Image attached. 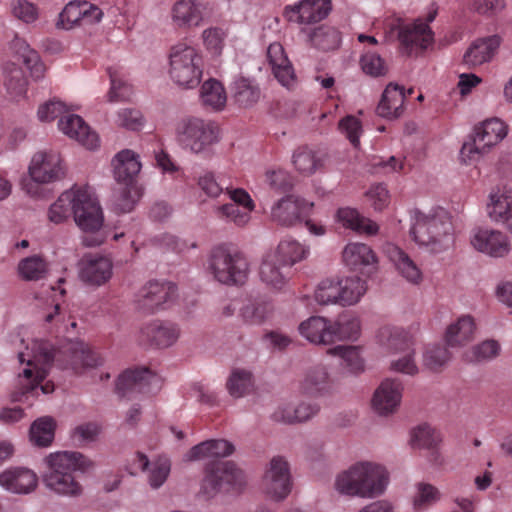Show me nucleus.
Instances as JSON below:
<instances>
[{"instance_id": "5701e85b", "label": "nucleus", "mask_w": 512, "mask_h": 512, "mask_svg": "<svg viewBox=\"0 0 512 512\" xmlns=\"http://www.w3.org/2000/svg\"><path fill=\"white\" fill-rule=\"evenodd\" d=\"M58 128L63 134L89 150H94L100 145L98 134L78 115L69 114L60 117Z\"/></svg>"}, {"instance_id": "603ef678", "label": "nucleus", "mask_w": 512, "mask_h": 512, "mask_svg": "<svg viewBox=\"0 0 512 512\" xmlns=\"http://www.w3.org/2000/svg\"><path fill=\"white\" fill-rule=\"evenodd\" d=\"M292 163L298 173L310 176L322 167V160L308 147H299L292 156Z\"/></svg>"}, {"instance_id": "6e6552de", "label": "nucleus", "mask_w": 512, "mask_h": 512, "mask_svg": "<svg viewBox=\"0 0 512 512\" xmlns=\"http://www.w3.org/2000/svg\"><path fill=\"white\" fill-rule=\"evenodd\" d=\"M177 142L194 154H206L219 141L218 128L211 122L198 117L180 120L175 128Z\"/></svg>"}, {"instance_id": "473e14b6", "label": "nucleus", "mask_w": 512, "mask_h": 512, "mask_svg": "<svg viewBox=\"0 0 512 512\" xmlns=\"http://www.w3.org/2000/svg\"><path fill=\"white\" fill-rule=\"evenodd\" d=\"M384 252L405 280L412 284L421 282L422 272L420 268L405 251L395 244L388 243L384 247Z\"/></svg>"}, {"instance_id": "09e8293b", "label": "nucleus", "mask_w": 512, "mask_h": 512, "mask_svg": "<svg viewBox=\"0 0 512 512\" xmlns=\"http://www.w3.org/2000/svg\"><path fill=\"white\" fill-rule=\"evenodd\" d=\"M309 42L322 51L337 49L341 44V33L334 27L321 25L308 34Z\"/></svg>"}, {"instance_id": "6ab92c4d", "label": "nucleus", "mask_w": 512, "mask_h": 512, "mask_svg": "<svg viewBox=\"0 0 512 512\" xmlns=\"http://www.w3.org/2000/svg\"><path fill=\"white\" fill-rule=\"evenodd\" d=\"M470 243L478 252L495 258L505 257L511 250L508 237L498 230H474L470 237Z\"/></svg>"}, {"instance_id": "774afa93", "label": "nucleus", "mask_w": 512, "mask_h": 512, "mask_svg": "<svg viewBox=\"0 0 512 512\" xmlns=\"http://www.w3.org/2000/svg\"><path fill=\"white\" fill-rule=\"evenodd\" d=\"M10 8L12 15L26 24L34 23L39 18V8L28 0H12Z\"/></svg>"}, {"instance_id": "2eb2a0df", "label": "nucleus", "mask_w": 512, "mask_h": 512, "mask_svg": "<svg viewBox=\"0 0 512 512\" xmlns=\"http://www.w3.org/2000/svg\"><path fill=\"white\" fill-rule=\"evenodd\" d=\"M74 221L85 233L98 232L104 223L102 208L88 189L79 187L74 204Z\"/></svg>"}, {"instance_id": "423d86ee", "label": "nucleus", "mask_w": 512, "mask_h": 512, "mask_svg": "<svg viewBox=\"0 0 512 512\" xmlns=\"http://www.w3.org/2000/svg\"><path fill=\"white\" fill-rule=\"evenodd\" d=\"M437 11L428 13L425 20L418 18L412 23H403L400 20H393L385 26V41L392 42L397 39L402 51L411 55L426 50L433 44L434 33L429 23L436 17Z\"/></svg>"}, {"instance_id": "3c124183", "label": "nucleus", "mask_w": 512, "mask_h": 512, "mask_svg": "<svg viewBox=\"0 0 512 512\" xmlns=\"http://www.w3.org/2000/svg\"><path fill=\"white\" fill-rule=\"evenodd\" d=\"M414 489L412 505L417 511H423L432 507L442 498L441 491L436 486L427 482L416 483Z\"/></svg>"}, {"instance_id": "e2e57ef3", "label": "nucleus", "mask_w": 512, "mask_h": 512, "mask_svg": "<svg viewBox=\"0 0 512 512\" xmlns=\"http://www.w3.org/2000/svg\"><path fill=\"white\" fill-rule=\"evenodd\" d=\"M20 58L23 63L29 69L31 76L36 79H42L44 77L46 67L41 61L38 53L31 49L25 42H18Z\"/></svg>"}, {"instance_id": "a878e982", "label": "nucleus", "mask_w": 512, "mask_h": 512, "mask_svg": "<svg viewBox=\"0 0 512 512\" xmlns=\"http://www.w3.org/2000/svg\"><path fill=\"white\" fill-rule=\"evenodd\" d=\"M377 344L382 352L391 355L411 350L414 346L412 335L404 328L383 326L376 334Z\"/></svg>"}, {"instance_id": "338daca9", "label": "nucleus", "mask_w": 512, "mask_h": 512, "mask_svg": "<svg viewBox=\"0 0 512 512\" xmlns=\"http://www.w3.org/2000/svg\"><path fill=\"white\" fill-rule=\"evenodd\" d=\"M227 37L226 31L222 27L210 26L201 33V39L204 47L214 54L221 53L224 42Z\"/></svg>"}, {"instance_id": "7ed1b4c3", "label": "nucleus", "mask_w": 512, "mask_h": 512, "mask_svg": "<svg viewBox=\"0 0 512 512\" xmlns=\"http://www.w3.org/2000/svg\"><path fill=\"white\" fill-rule=\"evenodd\" d=\"M48 470L43 475L45 487L64 497H78L82 494V485L73 472H87L94 467L88 457L77 451H58L45 457Z\"/></svg>"}, {"instance_id": "13d9d810", "label": "nucleus", "mask_w": 512, "mask_h": 512, "mask_svg": "<svg viewBox=\"0 0 512 512\" xmlns=\"http://www.w3.org/2000/svg\"><path fill=\"white\" fill-rule=\"evenodd\" d=\"M18 271L23 279L36 281L47 273V264L40 256H31L20 261Z\"/></svg>"}, {"instance_id": "ea45409f", "label": "nucleus", "mask_w": 512, "mask_h": 512, "mask_svg": "<svg viewBox=\"0 0 512 512\" xmlns=\"http://www.w3.org/2000/svg\"><path fill=\"white\" fill-rule=\"evenodd\" d=\"M332 344L337 341H356L361 335L360 319L349 313L331 320Z\"/></svg>"}, {"instance_id": "f8f14e48", "label": "nucleus", "mask_w": 512, "mask_h": 512, "mask_svg": "<svg viewBox=\"0 0 512 512\" xmlns=\"http://www.w3.org/2000/svg\"><path fill=\"white\" fill-rule=\"evenodd\" d=\"M313 203L294 195H285L270 207L269 218L272 223L282 227H293L309 217Z\"/></svg>"}, {"instance_id": "1a4fd4ad", "label": "nucleus", "mask_w": 512, "mask_h": 512, "mask_svg": "<svg viewBox=\"0 0 512 512\" xmlns=\"http://www.w3.org/2000/svg\"><path fill=\"white\" fill-rule=\"evenodd\" d=\"M367 290L366 282L359 277H346L343 279H324L314 291V299L319 305L341 306L354 305Z\"/></svg>"}, {"instance_id": "c9c22d12", "label": "nucleus", "mask_w": 512, "mask_h": 512, "mask_svg": "<svg viewBox=\"0 0 512 512\" xmlns=\"http://www.w3.org/2000/svg\"><path fill=\"white\" fill-rule=\"evenodd\" d=\"M136 459L139 468L147 472V482L153 489L160 488L167 480L171 471V461L167 457H158L149 461L143 453H137Z\"/></svg>"}, {"instance_id": "052dcab7", "label": "nucleus", "mask_w": 512, "mask_h": 512, "mask_svg": "<svg viewBox=\"0 0 512 512\" xmlns=\"http://www.w3.org/2000/svg\"><path fill=\"white\" fill-rule=\"evenodd\" d=\"M448 349L442 345H429L423 352V365L431 371H439L450 360Z\"/></svg>"}, {"instance_id": "9b49d317", "label": "nucleus", "mask_w": 512, "mask_h": 512, "mask_svg": "<svg viewBox=\"0 0 512 512\" xmlns=\"http://www.w3.org/2000/svg\"><path fill=\"white\" fill-rule=\"evenodd\" d=\"M292 490V480L288 462L281 456L273 457L261 479V491L274 502L284 501Z\"/></svg>"}, {"instance_id": "0e129e2a", "label": "nucleus", "mask_w": 512, "mask_h": 512, "mask_svg": "<svg viewBox=\"0 0 512 512\" xmlns=\"http://www.w3.org/2000/svg\"><path fill=\"white\" fill-rule=\"evenodd\" d=\"M111 87L108 92V101H124L128 100L132 94L131 86L121 77V75L111 68L108 69Z\"/></svg>"}, {"instance_id": "8fccbe9b", "label": "nucleus", "mask_w": 512, "mask_h": 512, "mask_svg": "<svg viewBox=\"0 0 512 512\" xmlns=\"http://www.w3.org/2000/svg\"><path fill=\"white\" fill-rule=\"evenodd\" d=\"M4 85L7 93L14 100L24 97L27 92V80L20 67L13 63L4 67Z\"/></svg>"}, {"instance_id": "cd10ccee", "label": "nucleus", "mask_w": 512, "mask_h": 512, "mask_svg": "<svg viewBox=\"0 0 512 512\" xmlns=\"http://www.w3.org/2000/svg\"><path fill=\"white\" fill-rule=\"evenodd\" d=\"M111 165L114 179L118 184L122 185L135 183L136 177L142 168L139 155L130 149H123L115 154Z\"/></svg>"}, {"instance_id": "37998d69", "label": "nucleus", "mask_w": 512, "mask_h": 512, "mask_svg": "<svg viewBox=\"0 0 512 512\" xmlns=\"http://www.w3.org/2000/svg\"><path fill=\"white\" fill-rule=\"evenodd\" d=\"M78 188L74 186L64 191L49 207L48 219L50 222L61 224L67 221L71 214L74 215V204L76 203Z\"/></svg>"}, {"instance_id": "6e6d98bb", "label": "nucleus", "mask_w": 512, "mask_h": 512, "mask_svg": "<svg viewBox=\"0 0 512 512\" xmlns=\"http://www.w3.org/2000/svg\"><path fill=\"white\" fill-rule=\"evenodd\" d=\"M229 394L234 398H241L253 390V377L250 371L235 369L229 376L227 383Z\"/></svg>"}, {"instance_id": "20e7f679", "label": "nucleus", "mask_w": 512, "mask_h": 512, "mask_svg": "<svg viewBox=\"0 0 512 512\" xmlns=\"http://www.w3.org/2000/svg\"><path fill=\"white\" fill-rule=\"evenodd\" d=\"M410 234L420 248L433 254L444 253L455 243L452 217L448 211L440 207L427 213L416 212Z\"/></svg>"}, {"instance_id": "ddd939ff", "label": "nucleus", "mask_w": 512, "mask_h": 512, "mask_svg": "<svg viewBox=\"0 0 512 512\" xmlns=\"http://www.w3.org/2000/svg\"><path fill=\"white\" fill-rule=\"evenodd\" d=\"M212 12L206 0H177L170 9L172 25L179 30H190L203 26Z\"/></svg>"}, {"instance_id": "58836bf2", "label": "nucleus", "mask_w": 512, "mask_h": 512, "mask_svg": "<svg viewBox=\"0 0 512 512\" xmlns=\"http://www.w3.org/2000/svg\"><path fill=\"white\" fill-rule=\"evenodd\" d=\"M233 451V445L226 440H207L193 446L186 454V459L197 461L205 458L226 457L231 455Z\"/></svg>"}, {"instance_id": "7c9ffc66", "label": "nucleus", "mask_w": 512, "mask_h": 512, "mask_svg": "<svg viewBox=\"0 0 512 512\" xmlns=\"http://www.w3.org/2000/svg\"><path fill=\"white\" fill-rule=\"evenodd\" d=\"M267 58L278 82L284 87L291 88L296 83V76L283 46L277 42L270 44L267 49Z\"/></svg>"}, {"instance_id": "412c9836", "label": "nucleus", "mask_w": 512, "mask_h": 512, "mask_svg": "<svg viewBox=\"0 0 512 512\" xmlns=\"http://www.w3.org/2000/svg\"><path fill=\"white\" fill-rule=\"evenodd\" d=\"M113 265L109 258L99 255L85 256L79 263V278L89 286L100 287L112 277Z\"/></svg>"}, {"instance_id": "a211bd4d", "label": "nucleus", "mask_w": 512, "mask_h": 512, "mask_svg": "<svg viewBox=\"0 0 512 512\" xmlns=\"http://www.w3.org/2000/svg\"><path fill=\"white\" fill-rule=\"evenodd\" d=\"M331 10V0H300L286 6L283 14L289 22L309 25L325 19Z\"/></svg>"}, {"instance_id": "2f4dec72", "label": "nucleus", "mask_w": 512, "mask_h": 512, "mask_svg": "<svg viewBox=\"0 0 512 512\" xmlns=\"http://www.w3.org/2000/svg\"><path fill=\"white\" fill-rule=\"evenodd\" d=\"M344 263L354 270L367 269L372 272L377 268V256L374 251L364 243H348L342 252Z\"/></svg>"}, {"instance_id": "680f3d73", "label": "nucleus", "mask_w": 512, "mask_h": 512, "mask_svg": "<svg viewBox=\"0 0 512 512\" xmlns=\"http://www.w3.org/2000/svg\"><path fill=\"white\" fill-rule=\"evenodd\" d=\"M140 198V192L135 183L123 185L113 198V207L120 213L132 211L136 202Z\"/></svg>"}, {"instance_id": "72a5a7b5", "label": "nucleus", "mask_w": 512, "mask_h": 512, "mask_svg": "<svg viewBox=\"0 0 512 512\" xmlns=\"http://www.w3.org/2000/svg\"><path fill=\"white\" fill-rule=\"evenodd\" d=\"M404 88L395 83H389L383 91L376 113L386 119H397L404 112Z\"/></svg>"}, {"instance_id": "5fc2aeb1", "label": "nucleus", "mask_w": 512, "mask_h": 512, "mask_svg": "<svg viewBox=\"0 0 512 512\" xmlns=\"http://www.w3.org/2000/svg\"><path fill=\"white\" fill-rule=\"evenodd\" d=\"M55 422L52 417L44 416L34 421L30 428V441L39 447L49 446L54 439Z\"/></svg>"}, {"instance_id": "4c0bfd02", "label": "nucleus", "mask_w": 512, "mask_h": 512, "mask_svg": "<svg viewBox=\"0 0 512 512\" xmlns=\"http://www.w3.org/2000/svg\"><path fill=\"white\" fill-rule=\"evenodd\" d=\"M475 330L474 319L469 315H462L447 327L445 341L450 347L465 346L473 340Z\"/></svg>"}, {"instance_id": "de8ad7c7", "label": "nucleus", "mask_w": 512, "mask_h": 512, "mask_svg": "<svg viewBox=\"0 0 512 512\" xmlns=\"http://www.w3.org/2000/svg\"><path fill=\"white\" fill-rule=\"evenodd\" d=\"M273 253L277 255L282 266H293L308 256L309 249L294 239L285 238Z\"/></svg>"}, {"instance_id": "f3484780", "label": "nucleus", "mask_w": 512, "mask_h": 512, "mask_svg": "<svg viewBox=\"0 0 512 512\" xmlns=\"http://www.w3.org/2000/svg\"><path fill=\"white\" fill-rule=\"evenodd\" d=\"M28 173L31 180L39 184H49L63 175L62 160L58 152L38 151L30 161Z\"/></svg>"}, {"instance_id": "c03bdc74", "label": "nucleus", "mask_w": 512, "mask_h": 512, "mask_svg": "<svg viewBox=\"0 0 512 512\" xmlns=\"http://www.w3.org/2000/svg\"><path fill=\"white\" fill-rule=\"evenodd\" d=\"M337 220L344 227L349 228L358 233L366 235H375L379 231V226L376 222L361 217L359 213L352 208H340L337 211Z\"/></svg>"}, {"instance_id": "bb28decb", "label": "nucleus", "mask_w": 512, "mask_h": 512, "mask_svg": "<svg viewBox=\"0 0 512 512\" xmlns=\"http://www.w3.org/2000/svg\"><path fill=\"white\" fill-rule=\"evenodd\" d=\"M157 382L156 375L146 368L127 370L119 376L116 390L121 396H128L132 393H147L151 391V386Z\"/></svg>"}, {"instance_id": "aec40b11", "label": "nucleus", "mask_w": 512, "mask_h": 512, "mask_svg": "<svg viewBox=\"0 0 512 512\" xmlns=\"http://www.w3.org/2000/svg\"><path fill=\"white\" fill-rule=\"evenodd\" d=\"M176 293V286L171 282L151 281L141 288L137 295L138 308L153 313L170 302Z\"/></svg>"}, {"instance_id": "f03ea898", "label": "nucleus", "mask_w": 512, "mask_h": 512, "mask_svg": "<svg viewBox=\"0 0 512 512\" xmlns=\"http://www.w3.org/2000/svg\"><path fill=\"white\" fill-rule=\"evenodd\" d=\"M54 355L53 346L43 340H32L31 346L18 352L19 362L26 363V367L18 375V388L12 394L13 401L25 402L30 395L37 396L39 391L45 395L54 391V385L50 382L40 385L48 375Z\"/></svg>"}, {"instance_id": "c756f323", "label": "nucleus", "mask_w": 512, "mask_h": 512, "mask_svg": "<svg viewBox=\"0 0 512 512\" xmlns=\"http://www.w3.org/2000/svg\"><path fill=\"white\" fill-rule=\"evenodd\" d=\"M299 334L317 346L332 344L331 320L323 316H310L298 326Z\"/></svg>"}, {"instance_id": "a18cd8bd", "label": "nucleus", "mask_w": 512, "mask_h": 512, "mask_svg": "<svg viewBox=\"0 0 512 512\" xmlns=\"http://www.w3.org/2000/svg\"><path fill=\"white\" fill-rule=\"evenodd\" d=\"M71 352V366L75 371L81 368H94L102 365L103 358L84 342L72 343L69 347Z\"/></svg>"}, {"instance_id": "dca6fc26", "label": "nucleus", "mask_w": 512, "mask_h": 512, "mask_svg": "<svg viewBox=\"0 0 512 512\" xmlns=\"http://www.w3.org/2000/svg\"><path fill=\"white\" fill-rule=\"evenodd\" d=\"M102 10L95 4L85 0L69 1L59 13L56 27L62 30L95 24L101 21Z\"/></svg>"}, {"instance_id": "e433bc0d", "label": "nucleus", "mask_w": 512, "mask_h": 512, "mask_svg": "<svg viewBox=\"0 0 512 512\" xmlns=\"http://www.w3.org/2000/svg\"><path fill=\"white\" fill-rule=\"evenodd\" d=\"M332 382L328 370L323 365L312 367L301 382V390L309 396H322L331 391Z\"/></svg>"}, {"instance_id": "864d4df0", "label": "nucleus", "mask_w": 512, "mask_h": 512, "mask_svg": "<svg viewBox=\"0 0 512 512\" xmlns=\"http://www.w3.org/2000/svg\"><path fill=\"white\" fill-rule=\"evenodd\" d=\"M201 100L205 106L213 110H222L227 102L223 85L215 79L205 81L201 87Z\"/></svg>"}, {"instance_id": "4468645a", "label": "nucleus", "mask_w": 512, "mask_h": 512, "mask_svg": "<svg viewBox=\"0 0 512 512\" xmlns=\"http://www.w3.org/2000/svg\"><path fill=\"white\" fill-rule=\"evenodd\" d=\"M242 483L243 473L241 470L232 462L218 461L207 467L201 490L208 497H212L230 486L237 487Z\"/></svg>"}, {"instance_id": "f257e3e1", "label": "nucleus", "mask_w": 512, "mask_h": 512, "mask_svg": "<svg viewBox=\"0 0 512 512\" xmlns=\"http://www.w3.org/2000/svg\"><path fill=\"white\" fill-rule=\"evenodd\" d=\"M390 483L387 468L374 461H357L336 474L333 489L341 496L376 499L383 496Z\"/></svg>"}, {"instance_id": "79ce46f5", "label": "nucleus", "mask_w": 512, "mask_h": 512, "mask_svg": "<svg viewBox=\"0 0 512 512\" xmlns=\"http://www.w3.org/2000/svg\"><path fill=\"white\" fill-rule=\"evenodd\" d=\"M279 258L273 251L267 252L262 259L259 276L263 283L281 289L286 283V276L281 269Z\"/></svg>"}, {"instance_id": "b1692460", "label": "nucleus", "mask_w": 512, "mask_h": 512, "mask_svg": "<svg viewBox=\"0 0 512 512\" xmlns=\"http://www.w3.org/2000/svg\"><path fill=\"white\" fill-rule=\"evenodd\" d=\"M403 386L397 379H385L375 390L372 398V407L379 415L394 413L402 399Z\"/></svg>"}, {"instance_id": "49530a36", "label": "nucleus", "mask_w": 512, "mask_h": 512, "mask_svg": "<svg viewBox=\"0 0 512 512\" xmlns=\"http://www.w3.org/2000/svg\"><path fill=\"white\" fill-rule=\"evenodd\" d=\"M232 96L239 106L251 107L258 102L261 92L253 80L239 77L233 82Z\"/></svg>"}, {"instance_id": "4be33fe9", "label": "nucleus", "mask_w": 512, "mask_h": 512, "mask_svg": "<svg viewBox=\"0 0 512 512\" xmlns=\"http://www.w3.org/2000/svg\"><path fill=\"white\" fill-rule=\"evenodd\" d=\"M179 337L180 329L176 324L160 320L143 325L139 333L141 342L156 348H168L174 345Z\"/></svg>"}, {"instance_id": "4d7b16f0", "label": "nucleus", "mask_w": 512, "mask_h": 512, "mask_svg": "<svg viewBox=\"0 0 512 512\" xmlns=\"http://www.w3.org/2000/svg\"><path fill=\"white\" fill-rule=\"evenodd\" d=\"M440 442V433L428 424L419 425L412 431L411 443L416 448L433 449Z\"/></svg>"}, {"instance_id": "69168bd1", "label": "nucleus", "mask_w": 512, "mask_h": 512, "mask_svg": "<svg viewBox=\"0 0 512 512\" xmlns=\"http://www.w3.org/2000/svg\"><path fill=\"white\" fill-rule=\"evenodd\" d=\"M328 353L338 355L352 372L363 370V359L356 346H337L329 349Z\"/></svg>"}, {"instance_id": "f704fd0d", "label": "nucleus", "mask_w": 512, "mask_h": 512, "mask_svg": "<svg viewBox=\"0 0 512 512\" xmlns=\"http://www.w3.org/2000/svg\"><path fill=\"white\" fill-rule=\"evenodd\" d=\"M500 46L497 35L475 40L464 53L463 62L469 67H476L489 62Z\"/></svg>"}, {"instance_id": "9d476101", "label": "nucleus", "mask_w": 512, "mask_h": 512, "mask_svg": "<svg viewBox=\"0 0 512 512\" xmlns=\"http://www.w3.org/2000/svg\"><path fill=\"white\" fill-rule=\"evenodd\" d=\"M508 126L499 118L486 119L474 128L471 141L465 142L460 158L465 164L478 161L507 135Z\"/></svg>"}, {"instance_id": "bf43d9fd", "label": "nucleus", "mask_w": 512, "mask_h": 512, "mask_svg": "<svg viewBox=\"0 0 512 512\" xmlns=\"http://www.w3.org/2000/svg\"><path fill=\"white\" fill-rule=\"evenodd\" d=\"M500 351L501 346L498 341L490 339L473 346L466 352L465 357L469 362H485L496 358Z\"/></svg>"}, {"instance_id": "393cba45", "label": "nucleus", "mask_w": 512, "mask_h": 512, "mask_svg": "<svg viewBox=\"0 0 512 512\" xmlns=\"http://www.w3.org/2000/svg\"><path fill=\"white\" fill-rule=\"evenodd\" d=\"M487 214L492 221L503 224L512 232V191L506 187L492 189Z\"/></svg>"}, {"instance_id": "0eeeda50", "label": "nucleus", "mask_w": 512, "mask_h": 512, "mask_svg": "<svg viewBox=\"0 0 512 512\" xmlns=\"http://www.w3.org/2000/svg\"><path fill=\"white\" fill-rule=\"evenodd\" d=\"M209 269L218 282L240 285L248 278L250 266L242 252L230 245L222 244L211 250Z\"/></svg>"}, {"instance_id": "a19ab883", "label": "nucleus", "mask_w": 512, "mask_h": 512, "mask_svg": "<svg viewBox=\"0 0 512 512\" xmlns=\"http://www.w3.org/2000/svg\"><path fill=\"white\" fill-rule=\"evenodd\" d=\"M273 305L265 300H249L240 307L241 321L250 326H259L269 320L273 314Z\"/></svg>"}, {"instance_id": "c85d7f7f", "label": "nucleus", "mask_w": 512, "mask_h": 512, "mask_svg": "<svg viewBox=\"0 0 512 512\" xmlns=\"http://www.w3.org/2000/svg\"><path fill=\"white\" fill-rule=\"evenodd\" d=\"M37 483L36 473L24 467L10 468L0 474V485L15 494H28L37 487Z\"/></svg>"}, {"instance_id": "39448f33", "label": "nucleus", "mask_w": 512, "mask_h": 512, "mask_svg": "<svg viewBox=\"0 0 512 512\" xmlns=\"http://www.w3.org/2000/svg\"><path fill=\"white\" fill-rule=\"evenodd\" d=\"M204 70L202 52L195 46L179 41L168 51V75L180 89H194L201 83Z\"/></svg>"}]
</instances>
